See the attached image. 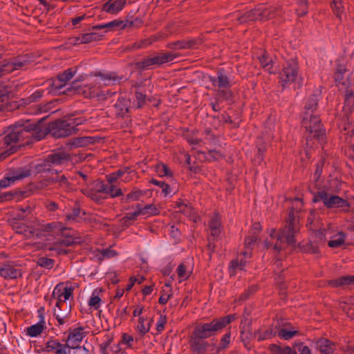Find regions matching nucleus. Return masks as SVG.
<instances>
[{"label": "nucleus", "instance_id": "nucleus-1", "mask_svg": "<svg viewBox=\"0 0 354 354\" xmlns=\"http://www.w3.org/2000/svg\"><path fill=\"white\" fill-rule=\"evenodd\" d=\"M46 135L47 131L42 127L41 120L37 123L26 121L17 124L0 138V160L14 153L18 147L30 145L44 139Z\"/></svg>", "mask_w": 354, "mask_h": 354}, {"label": "nucleus", "instance_id": "nucleus-2", "mask_svg": "<svg viewBox=\"0 0 354 354\" xmlns=\"http://www.w3.org/2000/svg\"><path fill=\"white\" fill-rule=\"evenodd\" d=\"M296 207H292L290 209L287 224L278 232L275 229H272L270 232V240L265 241V248L272 250L275 252H279L284 248L285 243L288 245H295L296 240L295 236L299 230V213L303 206L301 200L296 198Z\"/></svg>", "mask_w": 354, "mask_h": 354}, {"label": "nucleus", "instance_id": "nucleus-3", "mask_svg": "<svg viewBox=\"0 0 354 354\" xmlns=\"http://www.w3.org/2000/svg\"><path fill=\"white\" fill-rule=\"evenodd\" d=\"M124 76L115 71H97L89 75H80L72 82L66 90H75L86 97L95 95L93 88L97 85L113 86L121 82Z\"/></svg>", "mask_w": 354, "mask_h": 354}, {"label": "nucleus", "instance_id": "nucleus-4", "mask_svg": "<svg viewBox=\"0 0 354 354\" xmlns=\"http://www.w3.org/2000/svg\"><path fill=\"white\" fill-rule=\"evenodd\" d=\"M236 315L230 314L225 316L214 318L209 322L201 323L194 328L193 333L207 339L216 335L228 324L236 319Z\"/></svg>", "mask_w": 354, "mask_h": 354}, {"label": "nucleus", "instance_id": "nucleus-5", "mask_svg": "<svg viewBox=\"0 0 354 354\" xmlns=\"http://www.w3.org/2000/svg\"><path fill=\"white\" fill-rule=\"evenodd\" d=\"M301 125L306 129L304 137L308 146L312 147L310 142L313 140H316L321 145L325 142V130L319 116L308 115L306 113L304 115Z\"/></svg>", "mask_w": 354, "mask_h": 354}, {"label": "nucleus", "instance_id": "nucleus-6", "mask_svg": "<svg viewBox=\"0 0 354 354\" xmlns=\"http://www.w3.org/2000/svg\"><path fill=\"white\" fill-rule=\"evenodd\" d=\"M44 232H52L59 237L58 243L63 246L68 247L80 243V237L76 236V232L66 227L62 223L54 221L42 226Z\"/></svg>", "mask_w": 354, "mask_h": 354}, {"label": "nucleus", "instance_id": "nucleus-7", "mask_svg": "<svg viewBox=\"0 0 354 354\" xmlns=\"http://www.w3.org/2000/svg\"><path fill=\"white\" fill-rule=\"evenodd\" d=\"M209 81L220 98L228 100L232 97V84L223 68L218 69L216 76H209Z\"/></svg>", "mask_w": 354, "mask_h": 354}, {"label": "nucleus", "instance_id": "nucleus-8", "mask_svg": "<svg viewBox=\"0 0 354 354\" xmlns=\"http://www.w3.org/2000/svg\"><path fill=\"white\" fill-rule=\"evenodd\" d=\"M25 212L26 210L23 208L19 209L16 216L9 220V224L17 234H22L26 239L39 238L41 231L21 222L25 217Z\"/></svg>", "mask_w": 354, "mask_h": 354}, {"label": "nucleus", "instance_id": "nucleus-9", "mask_svg": "<svg viewBox=\"0 0 354 354\" xmlns=\"http://www.w3.org/2000/svg\"><path fill=\"white\" fill-rule=\"evenodd\" d=\"M299 63L295 59L287 60L279 73V82L283 88L289 87L299 77Z\"/></svg>", "mask_w": 354, "mask_h": 354}, {"label": "nucleus", "instance_id": "nucleus-10", "mask_svg": "<svg viewBox=\"0 0 354 354\" xmlns=\"http://www.w3.org/2000/svg\"><path fill=\"white\" fill-rule=\"evenodd\" d=\"M313 203L322 202L324 206L328 209L346 208L348 211L350 204L348 201L336 195L327 193L324 190H320L313 194Z\"/></svg>", "mask_w": 354, "mask_h": 354}, {"label": "nucleus", "instance_id": "nucleus-11", "mask_svg": "<svg viewBox=\"0 0 354 354\" xmlns=\"http://www.w3.org/2000/svg\"><path fill=\"white\" fill-rule=\"evenodd\" d=\"M177 57V54L173 52L156 53L144 57L141 61L136 63V66L138 68L143 70L151 68L155 66H161L165 63L172 62Z\"/></svg>", "mask_w": 354, "mask_h": 354}, {"label": "nucleus", "instance_id": "nucleus-12", "mask_svg": "<svg viewBox=\"0 0 354 354\" xmlns=\"http://www.w3.org/2000/svg\"><path fill=\"white\" fill-rule=\"evenodd\" d=\"M104 182L100 179H96L86 183V185H83L80 189L85 196L97 203L106 199V196H104Z\"/></svg>", "mask_w": 354, "mask_h": 354}, {"label": "nucleus", "instance_id": "nucleus-13", "mask_svg": "<svg viewBox=\"0 0 354 354\" xmlns=\"http://www.w3.org/2000/svg\"><path fill=\"white\" fill-rule=\"evenodd\" d=\"M55 138H62L75 133V129H72L67 120L58 119L50 122L48 127H44Z\"/></svg>", "mask_w": 354, "mask_h": 354}, {"label": "nucleus", "instance_id": "nucleus-14", "mask_svg": "<svg viewBox=\"0 0 354 354\" xmlns=\"http://www.w3.org/2000/svg\"><path fill=\"white\" fill-rule=\"evenodd\" d=\"M203 40L200 37H187L186 39L171 41L167 44L166 47L171 50H186L197 48L201 45Z\"/></svg>", "mask_w": 354, "mask_h": 354}, {"label": "nucleus", "instance_id": "nucleus-15", "mask_svg": "<svg viewBox=\"0 0 354 354\" xmlns=\"http://www.w3.org/2000/svg\"><path fill=\"white\" fill-rule=\"evenodd\" d=\"M73 349L71 346L66 342L62 344L59 340L50 337L45 344L44 348H41L43 352L53 353L55 354H71Z\"/></svg>", "mask_w": 354, "mask_h": 354}, {"label": "nucleus", "instance_id": "nucleus-16", "mask_svg": "<svg viewBox=\"0 0 354 354\" xmlns=\"http://www.w3.org/2000/svg\"><path fill=\"white\" fill-rule=\"evenodd\" d=\"M87 335V332L84 331L82 326L70 328L68 330L66 342L73 349L80 348L83 339Z\"/></svg>", "mask_w": 354, "mask_h": 354}, {"label": "nucleus", "instance_id": "nucleus-17", "mask_svg": "<svg viewBox=\"0 0 354 354\" xmlns=\"http://www.w3.org/2000/svg\"><path fill=\"white\" fill-rule=\"evenodd\" d=\"M191 348L197 354H205L209 346V343L205 338L196 335L192 332L191 336Z\"/></svg>", "mask_w": 354, "mask_h": 354}, {"label": "nucleus", "instance_id": "nucleus-18", "mask_svg": "<svg viewBox=\"0 0 354 354\" xmlns=\"http://www.w3.org/2000/svg\"><path fill=\"white\" fill-rule=\"evenodd\" d=\"M209 236L218 239L222 230L221 218L218 213H215L208 223Z\"/></svg>", "mask_w": 354, "mask_h": 354}, {"label": "nucleus", "instance_id": "nucleus-19", "mask_svg": "<svg viewBox=\"0 0 354 354\" xmlns=\"http://www.w3.org/2000/svg\"><path fill=\"white\" fill-rule=\"evenodd\" d=\"M31 62V57L28 54L17 56L15 57L11 62L6 61V63H8L10 64L9 66H6L7 73H10L15 70H19L26 67Z\"/></svg>", "mask_w": 354, "mask_h": 354}, {"label": "nucleus", "instance_id": "nucleus-20", "mask_svg": "<svg viewBox=\"0 0 354 354\" xmlns=\"http://www.w3.org/2000/svg\"><path fill=\"white\" fill-rule=\"evenodd\" d=\"M69 160V156L63 151L49 154L44 161V166L59 165Z\"/></svg>", "mask_w": 354, "mask_h": 354}, {"label": "nucleus", "instance_id": "nucleus-21", "mask_svg": "<svg viewBox=\"0 0 354 354\" xmlns=\"http://www.w3.org/2000/svg\"><path fill=\"white\" fill-rule=\"evenodd\" d=\"M74 288L71 286H65L64 283H59L54 288L52 297H63V301H67L73 297Z\"/></svg>", "mask_w": 354, "mask_h": 354}, {"label": "nucleus", "instance_id": "nucleus-22", "mask_svg": "<svg viewBox=\"0 0 354 354\" xmlns=\"http://www.w3.org/2000/svg\"><path fill=\"white\" fill-rule=\"evenodd\" d=\"M125 4V0H109L102 5V10L111 15H117L123 10Z\"/></svg>", "mask_w": 354, "mask_h": 354}, {"label": "nucleus", "instance_id": "nucleus-23", "mask_svg": "<svg viewBox=\"0 0 354 354\" xmlns=\"http://www.w3.org/2000/svg\"><path fill=\"white\" fill-rule=\"evenodd\" d=\"M0 276L5 279H15L22 276L21 270L12 265L3 264L0 266Z\"/></svg>", "mask_w": 354, "mask_h": 354}, {"label": "nucleus", "instance_id": "nucleus-24", "mask_svg": "<svg viewBox=\"0 0 354 354\" xmlns=\"http://www.w3.org/2000/svg\"><path fill=\"white\" fill-rule=\"evenodd\" d=\"M43 310V308L38 310V313H39V322L37 324L31 325L30 326L26 328V334L28 336L32 337H37L46 328L44 317L41 313Z\"/></svg>", "mask_w": 354, "mask_h": 354}, {"label": "nucleus", "instance_id": "nucleus-25", "mask_svg": "<svg viewBox=\"0 0 354 354\" xmlns=\"http://www.w3.org/2000/svg\"><path fill=\"white\" fill-rule=\"evenodd\" d=\"M316 348L321 354H333L336 349V344L330 339L321 337L315 342Z\"/></svg>", "mask_w": 354, "mask_h": 354}, {"label": "nucleus", "instance_id": "nucleus-26", "mask_svg": "<svg viewBox=\"0 0 354 354\" xmlns=\"http://www.w3.org/2000/svg\"><path fill=\"white\" fill-rule=\"evenodd\" d=\"M256 12L258 20H268L274 16V9L266 5L256 7Z\"/></svg>", "mask_w": 354, "mask_h": 354}, {"label": "nucleus", "instance_id": "nucleus-27", "mask_svg": "<svg viewBox=\"0 0 354 354\" xmlns=\"http://www.w3.org/2000/svg\"><path fill=\"white\" fill-rule=\"evenodd\" d=\"M326 284L333 288L354 284V275L343 276L337 279H330L326 281Z\"/></svg>", "mask_w": 354, "mask_h": 354}, {"label": "nucleus", "instance_id": "nucleus-28", "mask_svg": "<svg viewBox=\"0 0 354 354\" xmlns=\"http://www.w3.org/2000/svg\"><path fill=\"white\" fill-rule=\"evenodd\" d=\"M104 35L99 32H91L80 35L75 38L77 44H88L94 41H100Z\"/></svg>", "mask_w": 354, "mask_h": 354}, {"label": "nucleus", "instance_id": "nucleus-29", "mask_svg": "<svg viewBox=\"0 0 354 354\" xmlns=\"http://www.w3.org/2000/svg\"><path fill=\"white\" fill-rule=\"evenodd\" d=\"M128 21L124 22L122 20L114 19L110 22L96 25L92 27L93 30H102L106 28L108 30H112L116 28H120L121 29H124L128 26Z\"/></svg>", "mask_w": 354, "mask_h": 354}, {"label": "nucleus", "instance_id": "nucleus-30", "mask_svg": "<svg viewBox=\"0 0 354 354\" xmlns=\"http://www.w3.org/2000/svg\"><path fill=\"white\" fill-rule=\"evenodd\" d=\"M136 209H139L140 216L149 217L156 216L160 214L159 209L153 204H148L142 206L141 204H136Z\"/></svg>", "mask_w": 354, "mask_h": 354}, {"label": "nucleus", "instance_id": "nucleus-31", "mask_svg": "<svg viewBox=\"0 0 354 354\" xmlns=\"http://www.w3.org/2000/svg\"><path fill=\"white\" fill-rule=\"evenodd\" d=\"M346 71L347 66L346 64L342 62H337L333 75V78L336 84H344L343 80L344 79Z\"/></svg>", "mask_w": 354, "mask_h": 354}, {"label": "nucleus", "instance_id": "nucleus-32", "mask_svg": "<svg viewBox=\"0 0 354 354\" xmlns=\"http://www.w3.org/2000/svg\"><path fill=\"white\" fill-rule=\"evenodd\" d=\"M259 62L262 68L270 74L274 73L273 71V60L266 52H263V55L258 57Z\"/></svg>", "mask_w": 354, "mask_h": 354}, {"label": "nucleus", "instance_id": "nucleus-33", "mask_svg": "<svg viewBox=\"0 0 354 354\" xmlns=\"http://www.w3.org/2000/svg\"><path fill=\"white\" fill-rule=\"evenodd\" d=\"M319 100V95H310L305 104V112L304 115H306V113H308V115H312V113L317 109L318 102Z\"/></svg>", "mask_w": 354, "mask_h": 354}, {"label": "nucleus", "instance_id": "nucleus-34", "mask_svg": "<svg viewBox=\"0 0 354 354\" xmlns=\"http://www.w3.org/2000/svg\"><path fill=\"white\" fill-rule=\"evenodd\" d=\"M49 82L50 93L54 94L65 93L66 90L62 91V89L66 86V84L64 83V82L61 81L57 76L50 79Z\"/></svg>", "mask_w": 354, "mask_h": 354}, {"label": "nucleus", "instance_id": "nucleus-35", "mask_svg": "<svg viewBox=\"0 0 354 354\" xmlns=\"http://www.w3.org/2000/svg\"><path fill=\"white\" fill-rule=\"evenodd\" d=\"M149 183L160 187L162 189V193L165 196H172L175 194V192H174L175 187L173 185H170L165 183L164 181H160L152 178Z\"/></svg>", "mask_w": 354, "mask_h": 354}, {"label": "nucleus", "instance_id": "nucleus-36", "mask_svg": "<svg viewBox=\"0 0 354 354\" xmlns=\"http://www.w3.org/2000/svg\"><path fill=\"white\" fill-rule=\"evenodd\" d=\"M123 195L122 191L120 188H117L115 185L107 184L104 183V196L114 198L118 196Z\"/></svg>", "mask_w": 354, "mask_h": 354}, {"label": "nucleus", "instance_id": "nucleus-37", "mask_svg": "<svg viewBox=\"0 0 354 354\" xmlns=\"http://www.w3.org/2000/svg\"><path fill=\"white\" fill-rule=\"evenodd\" d=\"M145 192L135 187L131 192L121 198V202L127 203L131 201H138L142 196L145 195Z\"/></svg>", "mask_w": 354, "mask_h": 354}, {"label": "nucleus", "instance_id": "nucleus-38", "mask_svg": "<svg viewBox=\"0 0 354 354\" xmlns=\"http://www.w3.org/2000/svg\"><path fill=\"white\" fill-rule=\"evenodd\" d=\"M156 41V38L155 37H150L148 38H145L139 41H135L132 45L128 47L129 50H138L145 48L151 45L153 42Z\"/></svg>", "mask_w": 354, "mask_h": 354}, {"label": "nucleus", "instance_id": "nucleus-39", "mask_svg": "<svg viewBox=\"0 0 354 354\" xmlns=\"http://www.w3.org/2000/svg\"><path fill=\"white\" fill-rule=\"evenodd\" d=\"M344 109L347 113L354 110V93L351 90L347 89L345 91Z\"/></svg>", "mask_w": 354, "mask_h": 354}, {"label": "nucleus", "instance_id": "nucleus-40", "mask_svg": "<svg viewBox=\"0 0 354 354\" xmlns=\"http://www.w3.org/2000/svg\"><path fill=\"white\" fill-rule=\"evenodd\" d=\"M130 102L124 97H119L115 104V107L118 115H124L129 111Z\"/></svg>", "mask_w": 354, "mask_h": 354}, {"label": "nucleus", "instance_id": "nucleus-41", "mask_svg": "<svg viewBox=\"0 0 354 354\" xmlns=\"http://www.w3.org/2000/svg\"><path fill=\"white\" fill-rule=\"evenodd\" d=\"M345 239L346 234L342 232H339L334 235L332 239L328 242V245L331 248H337L344 243Z\"/></svg>", "mask_w": 354, "mask_h": 354}, {"label": "nucleus", "instance_id": "nucleus-42", "mask_svg": "<svg viewBox=\"0 0 354 354\" xmlns=\"http://www.w3.org/2000/svg\"><path fill=\"white\" fill-rule=\"evenodd\" d=\"M247 265V261L245 259H234L231 261L229 267L230 272L232 274L234 275L236 270H243Z\"/></svg>", "mask_w": 354, "mask_h": 354}, {"label": "nucleus", "instance_id": "nucleus-43", "mask_svg": "<svg viewBox=\"0 0 354 354\" xmlns=\"http://www.w3.org/2000/svg\"><path fill=\"white\" fill-rule=\"evenodd\" d=\"M272 354H297V351L288 346L281 347L276 344L271 345Z\"/></svg>", "mask_w": 354, "mask_h": 354}, {"label": "nucleus", "instance_id": "nucleus-44", "mask_svg": "<svg viewBox=\"0 0 354 354\" xmlns=\"http://www.w3.org/2000/svg\"><path fill=\"white\" fill-rule=\"evenodd\" d=\"M100 290L95 289L90 299L88 300V304L90 308H93L95 310H97L100 307L101 299L100 297Z\"/></svg>", "mask_w": 354, "mask_h": 354}, {"label": "nucleus", "instance_id": "nucleus-45", "mask_svg": "<svg viewBox=\"0 0 354 354\" xmlns=\"http://www.w3.org/2000/svg\"><path fill=\"white\" fill-rule=\"evenodd\" d=\"M237 19L240 24H245L250 21L258 20L256 12V8L254 9L245 12L243 15L241 16H239Z\"/></svg>", "mask_w": 354, "mask_h": 354}, {"label": "nucleus", "instance_id": "nucleus-46", "mask_svg": "<svg viewBox=\"0 0 354 354\" xmlns=\"http://www.w3.org/2000/svg\"><path fill=\"white\" fill-rule=\"evenodd\" d=\"M206 160L209 162L218 160L224 157L223 153L217 150H209L207 152H201Z\"/></svg>", "mask_w": 354, "mask_h": 354}, {"label": "nucleus", "instance_id": "nucleus-47", "mask_svg": "<svg viewBox=\"0 0 354 354\" xmlns=\"http://www.w3.org/2000/svg\"><path fill=\"white\" fill-rule=\"evenodd\" d=\"M176 273L180 281L188 279L192 273V271L189 270L187 266L185 263H180L177 268Z\"/></svg>", "mask_w": 354, "mask_h": 354}, {"label": "nucleus", "instance_id": "nucleus-48", "mask_svg": "<svg viewBox=\"0 0 354 354\" xmlns=\"http://www.w3.org/2000/svg\"><path fill=\"white\" fill-rule=\"evenodd\" d=\"M277 332L274 331L272 328H268L265 330H259L257 332V336L258 341H263L272 338L276 335Z\"/></svg>", "mask_w": 354, "mask_h": 354}, {"label": "nucleus", "instance_id": "nucleus-49", "mask_svg": "<svg viewBox=\"0 0 354 354\" xmlns=\"http://www.w3.org/2000/svg\"><path fill=\"white\" fill-rule=\"evenodd\" d=\"M155 171L160 177L172 176V171L169 167L164 163L157 164L155 167Z\"/></svg>", "mask_w": 354, "mask_h": 354}, {"label": "nucleus", "instance_id": "nucleus-50", "mask_svg": "<svg viewBox=\"0 0 354 354\" xmlns=\"http://www.w3.org/2000/svg\"><path fill=\"white\" fill-rule=\"evenodd\" d=\"M52 181L58 183L59 187L64 190H69L71 189V183L64 175L56 176L52 178Z\"/></svg>", "mask_w": 354, "mask_h": 354}, {"label": "nucleus", "instance_id": "nucleus-51", "mask_svg": "<svg viewBox=\"0 0 354 354\" xmlns=\"http://www.w3.org/2000/svg\"><path fill=\"white\" fill-rule=\"evenodd\" d=\"M298 333H299V331L297 330H295L293 328L288 329V328H283L279 330L278 336L281 339L288 340V339L292 338L295 335H297Z\"/></svg>", "mask_w": 354, "mask_h": 354}, {"label": "nucleus", "instance_id": "nucleus-52", "mask_svg": "<svg viewBox=\"0 0 354 354\" xmlns=\"http://www.w3.org/2000/svg\"><path fill=\"white\" fill-rule=\"evenodd\" d=\"M231 343V330H229L223 335H222L220 343L218 346V351H223L227 348Z\"/></svg>", "mask_w": 354, "mask_h": 354}, {"label": "nucleus", "instance_id": "nucleus-53", "mask_svg": "<svg viewBox=\"0 0 354 354\" xmlns=\"http://www.w3.org/2000/svg\"><path fill=\"white\" fill-rule=\"evenodd\" d=\"M300 248L301 250L306 253L318 254L319 252V246L312 241L301 245Z\"/></svg>", "mask_w": 354, "mask_h": 354}, {"label": "nucleus", "instance_id": "nucleus-54", "mask_svg": "<svg viewBox=\"0 0 354 354\" xmlns=\"http://www.w3.org/2000/svg\"><path fill=\"white\" fill-rule=\"evenodd\" d=\"M76 73V70H73L72 68H68L61 73H59L57 76L67 85V82L71 80Z\"/></svg>", "mask_w": 354, "mask_h": 354}, {"label": "nucleus", "instance_id": "nucleus-55", "mask_svg": "<svg viewBox=\"0 0 354 354\" xmlns=\"http://www.w3.org/2000/svg\"><path fill=\"white\" fill-rule=\"evenodd\" d=\"M331 8L335 12L337 17L339 19L342 18V15L344 12V6L342 0H333L331 3Z\"/></svg>", "mask_w": 354, "mask_h": 354}, {"label": "nucleus", "instance_id": "nucleus-56", "mask_svg": "<svg viewBox=\"0 0 354 354\" xmlns=\"http://www.w3.org/2000/svg\"><path fill=\"white\" fill-rule=\"evenodd\" d=\"M51 108V102L46 103L44 104H35L32 107V110L30 112L32 114H39L41 113L48 112Z\"/></svg>", "mask_w": 354, "mask_h": 354}, {"label": "nucleus", "instance_id": "nucleus-57", "mask_svg": "<svg viewBox=\"0 0 354 354\" xmlns=\"http://www.w3.org/2000/svg\"><path fill=\"white\" fill-rule=\"evenodd\" d=\"M145 319L142 317H140L138 319V330L140 333L142 335L147 333L151 328V323L152 320H151L147 324H145Z\"/></svg>", "mask_w": 354, "mask_h": 354}, {"label": "nucleus", "instance_id": "nucleus-58", "mask_svg": "<svg viewBox=\"0 0 354 354\" xmlns=\"http://www.w3.org/2000/svg\"><path fill=\"white\" fill-rule=\"evenodd\" d=\"M259 289V286L257 284L250 286L244 292L240 295L239 300L244 301L248 299L250 295L254 294Z\"/></svg>", "mask_w": 354, "mask_h": 354}, {"label": "nucleus", "instance_id": "nucleus-59", "mask_svg": "<svg viewBox=\"0 0 354 354\" xmlns=\"http://www.w3.org/2000/svg\"><path fill=\"white\" fill-rule=\"evenodd\" d=\"M53 315L57 321L58 326L64 325L68 322L69 313H62L60 311H57L56 308H54Z\"/></svg>", "mask_w": 354, "mask_h": 354}, {"label": "nucleus", "instance_id": "nucleus-60", "mask_svg": "<svg viewBox=\"0 0 354 354\" xmlns=\"http://www.w3.org/2000/svg\"><path fill=\"white\" fill-rule=\"evenodd\" d=\"M325 164L324 159H321L315 165V171L313 174V180L317 183L321 178V176L323 172V167Z\"/></svg>", "mask_w": 354, "mask_h": 354}, {"label": "nucleus", "instance_id": "nucleus-61", "mask_svg": "<svg viewBox=\"0 0 354 354\" xmlns=\"http://www.w3.org/2000/svg\"><path fill=\"white\" fill-rule=\"evenodd\" d=\"M54 263L53 259L47 257H40L37 261V266L47 269H51L54 266Z\"/></svg>", "mask_w": 354, "mask_h": 354}, {"label": "nucleus", "instance_id": "nucleus-62", "mask_svg": "<svg viewBox=\"0 0 354 354\" xmlns=\"http://www.w3.org/2000/svg\"><path fill=\"white\" fill-rule=\"evenodd\" d=\"M61 246H62V245L59 244L57 241L56 243L48 246L46 248L49 251H55L57 255L67 254L68 250L62 248Z\"/></svg>", "mask_w": 354, "mask_h": 354}, {"label": "nucleus", "instance_id": "nucleus-63", "mask_svg": "<svg viewBox=\"0 0 354 354\" xmlns=\"http://www.w3.org/2000/svg\"><path fill=\"white\" fill-rule=\"evenodd\" d=\"M257 241V234H250L245 237L244 242V248L253 249L255 243Z\"/></svg>", "mask_w": 354, "mask_h": 354}, {"label": "nucleus", "instance_id": "nucleus-64", "mask_svg": "<svg viewBox=\"0 0 354 354\" xmlns=\"http://www.w3.org/2000/svg\"><path fill=\"white\" fill-rule=\"evenodd\" d=\"M19 179L18 176H8L4 177L0 180V189L6 188L12 183H15L16 180Z\"/></svg>", "mask_w": 354, "mask_h": 354}]
</instances>
